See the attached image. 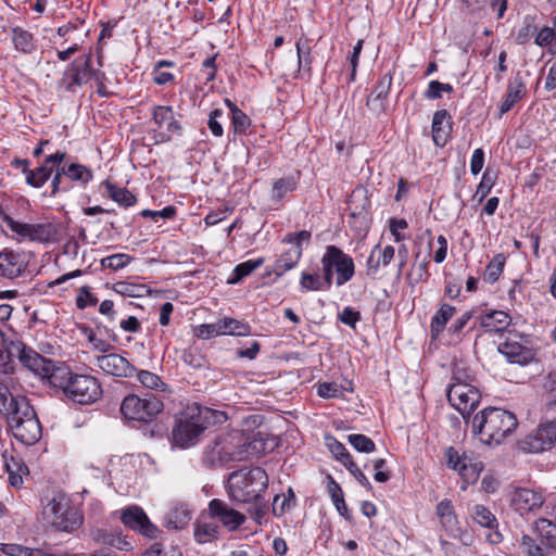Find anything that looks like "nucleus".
Returning <instances> with one entry per match:
<instances>
[{
  "mask_svg": "<svg viewBox=\"0 0 556 556\" xmlns=\"http://www.w3.org/2000/svg\"><path fill=\"white\" fill-rule=\"evenodd\" d=\"M277 438L261 431L248 437L243 430H231L215 441L203 453L202 460L210 467L225 466L261 456L277 446Z\"/></svg>",
  "mask_w": 556,
  "mask_h": 556,
  "instance_id": "f257e3e1",
  "label": "nucleus"
},
{
  "mask_svg": "<svg viewBox=\"0 0 556 556\" xmlns=\"http://www.w3.org/2000/svg\"><path fill=\"white\" fill-rule=\"evenodd\" d=\"M268 488V476L261 467L240 469L228 477V495L236 504L258 503Z\"/></svg>",
  "mask_w": 556,
  "mask_h": 556,
  "instance_id": "f03ea898",
  "label": "nucleus"
},
{
  "mask_svg": "<svg viewBox=\"0 0 556 556\" xmlns=\"http://www.w3.org/2000/svg\"><path fill=\"white\" fill-rule=\"evenodd\" d=\"M323 271L328 283L333 282V273L337 274L336 283L342 286L350 281L355 273L353 258L336 245H328L321 257Z\"/></svg>",
  "mask_w": 556,
  "mask_h": 556,
  "instance_id": "7ed1b4c3",
  "label": "nucleus"
},
{
  "mask_svg": "<svg viewBox=\"0 0 556 556\" xmlns=\"http://www.w3.org/2000/svg\"><path fill=\"white\" fill-rule=\"evenodd\" d=\"M518 425V419H472L473 433L484 444H500Z\"/></svg>",
  "mask_w": 556,
  "mask_h": 556,
  "instance_id": "20e7f679",
  "label": "nucleus"
},
{
  "mask_svg": "<svg viewBox=\"0 0 556 556\" xmlns=\"http://www.w3.org/2000/svg\"><path fill=\"white\" fill-rule=\"evenodd\" d=\"M98 77H100L99 70L91 67V53H88L78 56L66 67L61 86L66 91L75 92L77 88L87 84L89 79Z\"/></svg>",
  "mask_w": 556,
  "mask_h": 556,
  "instance_id": "39448f33",
  "label": "nucleus"
},
{
  "mask_svg": "<svg viewBox=\"0 0 556 556\" xmlns=\"http://www.w3.org/2000/svg\"><path fill=\"white\" fill-rule=\"evenodd\" d=\"M102 395L101 384L97 378L88 375L74 374L65 396L74 403L88 405L97 402Z\"/></svg>",
  "mask_w": 556,
  "mask_h": 556,
  "instance_id": "423d86ee",
  "label": "nucleus"
},
{
  "mask_svg": "<svg viewBox=\"0 0 556 556\" xmlns=\"http://www.w3.org/2000/svg\"><path fill=\"white\" fill-rule=\"evenodd\" d=\"M556 442V419L541 424L534 431L519 440L518 448L525 453H542Z\"/></svg>",
  "mask_w": 556,
  "mask_h": 556,
  "instance_id": "0eeeda50",
  "label": "nucleus"
},
{
  "mask_svg": "<svg viewBox=\"0 0 556 556\" xmlns=\"http://www.w3.org/2000/svg\"><path fill=\"white\" fill-rule=\"evenodd\" d=\"M207 427L206 419H175L172 443L180 448H189L198 443L200 435Z\"/></svg>",
  "mask_w": 556,
  "mask_h": 556,
  "instance_id": "6e6552de",
  "label": "nucleus"
},
{
  "mask_svg": "<svg viewBox=\"0 0 556 556\" xmlns=\"http://www.w3.org/2000/svg\"><path fill=\"white\" fill-rule=\"evenodd\" d=\"M10 356L18 358L21 364L33 371L36 376L42 379L48 374V367L52 366V362L49 358L43 357L31 348L26 346L23 342H11L8 349Z\"/></svg>",
  "mask_w": 556,
  "mask_h": 556,
  "instance_id": "1a4fd4ad",
  "label": "nucleus"
},
{
  "mask_svg": "<svg viewBox=\"0 0 556 556\" xmlns=\"http://www.w3.org/2000/svg\"><path fill=\"white\" fill-rule=\"evenodd\" d=\"M163 410V403L155 396L139 397L136 394H128L121 403V413L123 417H135L146 415L155 417Z\"/></svg>",
  "mask_w": 556,
  "mask_h": 556,
  "instance_id": "9d476101",
  "label": "nucleus"
},
{
  "mask_svg": "<svg viewBox=\"0 0 556 556\" xmlns=\"http://www.w3.org/2000/svg\"><path fill=\"white\" fill-rule=\"evenodd\" d=\"M447 400L462 417H469L478 406L480 395L473 386L451 384L447 390Z\"/></svg>",
  "mask_w": 556,
  "mask_h": 556,
  "instance_id": "9b49d317",
  "label": "nucleus"
},
{
  "mask_svg": "<svg viewBox=\"0 0 556 556\" xmlns=\"http://www.w3.org/2000/svg\"><path fill=\"white\" fill-rule=\"evenodd\" d=\"M121 520L126 527L150 539L157 535V527L150 521L144 510L139 506L132 505L123 509Z\"/></svg>",
  "mask_w": 556,
  "mask_h": 556,
  "instance_id": "f8f14e48",
  "label": "nucleus"
},
{
  "mask_svg": "<svg viewBox=\"0 0 556 556\" xmlns=\"http://www.w3.org/2000/svg\"><path fill=\"white\" fill-rule=\"evenodd\" d=\"M96 365L105 374L129 378L137 371L128 359L116 353H109L96 356Z\"/></svg>",
  "mask_w": 556,
  "mask_h": 556,
  "instance_id": "ddd939ff",
  "label": "nucleus"
},
{
  "mask_svg": "<svg viewBox=\"0 0 556 556\" xmlns=\"http://www.w3.org/2000/svg\"><path fill=\"white\" fill-rule=\"evenodd\" d=\"M66 156L65 152L58 151L53 154L48 155L41 165L35 169H30L25 174V181L33 188L42 187L53 173L55 165H61Z\"/></svg>",
  "mask_w": 556,
  "mask_h": 556,
  "instance_id": "4468645a",
  "label": "nucleus"
},
{
  "mask_svg": "<svg viewBox=\"0 0 556 556\" xmlns=\"http://www.w3.org/2000/svg\"><path fill=\"white\" fill-rule=\"evenodd\" d=\"M14 438L25 445L35 444L42 434L40 419H4Z\"/></svg>",
  "mask_w": 556,
  "mask_h": 556,
  "instance_id": "2eb2a0df",
  "label": "nucleus"
},
{
  "mask_svg": "<svg viewBox=\"0 0 556 556\" xmlns=\"http://www.w3.org/2000/svg\"><path fill=\"white\" fill-rule=\"evenodd\" d=\"M208 510L212 518L218 519L229 530H237L245 521V516L240 511L229 508L228 505L218 498H214L208 504Z\"/></svg>",
  "mask_w": 556,
  "mask_h": 556,
  "instance_id": "dca6fc26",
  "label": "nucleus"
},
{
  "mask_svg": "<svg viewBox=\"0 0 556 556\" xmlns=\"http://www.w3.org/2000/svg\"><path fill=\"white\" fill-rule=\"evenodd\" d=\"M1 417H37V413L29 405L26 397H14L11 394L0 393Z\"/></svg>",
  "mask_w": 556,
  "mask_h": 556,
  "instance_id": "f3484780",
  "label": "nucleus"
},
{
  "mask_svg": "<svg viewBox=\"0 0 556 556\" xmlns=\"http://www.w3.org/2000/svg\"><path fill=\"white\" fill-rule=\"evenodd\" d=\"M392 85V75L390 73L384 74L374 90L367 97L366 105L377 116L384 113L387 110V99Z\"/></svg>",
  "mask_w": 556,
  "mask_h": 556,
  "instance_id": "a211bd4d",
  "label": "nucleus"
},
{
  "mask_svg": "<svg viewBox=\"0 0 556 556\" xmlns=\"http://www.w3.org/2000/svg\"><path fill=\"white\" fill-rule=\"evenodd\" d=\"M370 202L364 190L356 189L352 192L349 200V217L359 224L361 229H366L369 219Z\"/></svg>",
  "mask_w": 556,
  "mask_h": 556,
  "instance_id": "6ab92c4d",
  "label": "nucleus"
},
{
  "mask_svg": "<svg viewBox=\"0 0 556 556\" xmlns=\"http://www.w3.org/2000/svg\"><path fill=\"white\" fill-rule=\"evenodd\" d=\"M26 268V261L23 254L12 250L0 252V276L13 279L22 275Z\"/></svg>",
  "mask_w": 556,
  "mask_h": 556,
  "instance_id": "aec40b11",
  "label": "nucleus"
},
{
  "mask_svg": "<svg viewBox=\"0 0 556 556\" xmlns=\"http://www.w3.org/2000/svg\"><path fill=\"white\" fill-rule=\"evenodd\" d=\"M5 471L9 475V482L14 488H21L23 484V476L27 475L28 467L23 459L14 452L4 451L2 453Z\"/></svg>",
  "mask_w": 556,
  "mask_h": 556,
  "instance_id": "412c9836",
  "label": "nucleus"
},
{
  "mask_svg": "<svg viewBox=\"0 0 556 556\" xmlns=\"http://www.w3.org/2000/svg\"><path fill=\"white\" fill-rule=\"evenodd\" d=\"M192 511L185 503H175L164 516V527L168 530H181L188 527Z\"/></svg>",
  "mask_w": 556,
  "mask_h": 556,
  "instance_id": "4be33fe9",
  "label": "nucleus"
},
{
  "mask_svg": "<svg viewBox=\"0 0 556 556\" xmlns=\"http://www.w3.org/2000/svg\"><path fill=\"white\" fill-rule=\"evenodd\" d=\"M543 497L540 493L529 489H517L511 498L513 507L520 514H526L541 507Z\"/></svg>",
  "mask_w": 556,
  "mask_h": 556,
  "instance_id": "5701e85b",
  "label": "nucleus"
},
{
  "mask_svg": "<svg viewBox=\"0 0 556 556\" xmlns=\"http://www.w3.org/2000/svg\"><path fill=\"white\" fill-rule=\"evenodd\" d=\"M73 375L70 367L52 362V366L48 367V374L42 377V380H46L54 389L61 390L65 395Z\"/></svg>",
  "mask_w": 556,
  "mask_h": 556,
  "instance_id": "b1692460",
  "label": "nucleus"
},
{
  "mask_svg": "<svg viewBox=\"0 0 556 556\" xmlns=\"http://www.w3.org/2000/svg\"><path fill=\"white\" fill-rule=\"evenodd\" d=\"M152 118L159 129H165L169 134H180V123L175 118L170 106L156 105L152 110Z\"/></svg>",
  "mask_w": 556,
  "mask_h": 556,
  "instance_id": "393cba45",
  "label": "nucleus"
},
{
  "mask_svg": "<svg viewBox=\"0 0 556 556\" xmlns=\"http://www.w3.org/2000/svg\"><path fill=\"white\" fill-rule=\"evenodd\" d=\"M295 48L298 55V70L295 72L294 78L309 79L312 76L313 56L307 39L303 40L300 38L295 42Z\"/></svg>",
  "mask_w": 556,
  "mask_h": 556,
  "instance_id": "a878e982",
  "label": "nucleus"
},
{
  "mask_svg": "<svg viewBox=\"0 0 556 556\" xmlns=\"http://www.w3.org/2000/svg\"><path fill=\"white\" fill-rule=\"evenodd\" d=\"M451 116L446 110H439L432 118V139L435 146L443 147L451 130Z\"/></svg>",
  "mask_w": 556,
  "mask_h": 556,
  "instance_id": "bb28decb",
  "label": "nucleus"
},
{
  "mask_svg": "<svg viewBox=\"0 0 556 556\" xmlns=\"http://www.w3.org/2000/svg\"><path fill=\"white\" fill-rule=\"evenodd\" d=\"M480 326L490 332H503L510 324V316L503 311H491L479 316Z\"/></svg>",
  "mask_w": 556,
  "mask_h": 556,
  "instance_id": "cd10ccee",
  "label": "nucleus"
},
{
  "mask_svg": "<svg viewBox=\"0 0 556 556\" xmlns=\"http://www.w3.org/2000/svg\"><path fill=\"white\" fill-rule=\"evenodd\" d=\"M498 351L508 359V362L519 365H526L532 358L530 350L518 342L502 343L498 346Z\"/></svg>",
  "mask_w": 556,
  "mask_h": 556,
  "instance_id": "c85d7f7f",
  "label": "nucleus"
},
{
  "mask_svg": "<svg viewBox=\"0 0 556 556\" xmlns=\"http://www.w3.org/2000/svg\"><path fill=\"white\" fill-rule=\"evenodd\" d=\"M301 247H291L283 252L273 265V271L277 277H281L286 271L295 267L302 256Z\"/></svg>",
  "mask_w": 556,
  "mask_h": 556,
  "instance_id": "c756f323",
  "label": "nucleus"
},
{
  "mask_svg": "<svg viewBox=\"0 0 556 556\" xmlns=\"http://www.w3.org/2000/svg\"><path fill=\"white\" fill-rule=\"evenodd\" d=\"M525 85L521 77L516 76L507 86L506 96L500 108V116L513 109V106L522 98Z\"/></svg>",
  "mask_w": 556,
  "mask_h": 556,
  "instance_id": "7c9ffc66",
  "label": "nucleus"
},
{
  "mask_svg": "<svg viewBox=\"0 0 556 556\" xmlns=\"http://www.w3.org/2000/svg\"><path fill=\"white\" fill-rule=\"evenodd\" d=\"M456 308L447 303H443L433 315L430 324L432 339H437L445 329L447 321L454 316Z\"/></svg>",
  "mask_w": 556,
  "mask_h": 556,
  "instance_id": "2f4dec72",
  "label": "nucleus"
},
{
  "mask_svg": "<svg viewBox=\"0 0 556 556\" xmlns=\"http://www.w3.org/2000/svg\"><path fill=\"white\" fill-rule=\"evenodd\" d=\"M83 523V517L79 511L68 505L66 511H64L61 516L56 517L55 520L51 522L58 530L71 532L77 529Z\"/></svg>",
  "mask_w": 556,
  "mask_h": 556,
  "instance_id": "473e14b6",
  "label": "nucleus"
},
{
  "mask_svg": "<svg viewBox=\"0 0 556 556\" xmlns=\"http://www.w3.org/2000/svg\"><path fill=\"white\" fill-rule=\"evenodd\" d=\"M534 528L542 545L556 549V525L545 518H541L535 521Z\"/></svg>",
  "mask_w": 556,
  "mask_h": 556,
  "instance_id": "72a5a7b5",
  "label": "nucleus"
},
{
  "mask_svg": "<svg viewBox=\"0 0 556 556\" xmlns=\"http://www.w3.org/2000/svg\"><path fill=\"white\" fill-rule=\"evenodd\" d=\"M300 286L303 291H319L329 290L332 283L327 282V278L323 273L320 276L318 273H306L303 271L300 279Z\"/></svg>",
  "mask_w": 556,
  "mask_h": 556,
  "instance_id": "f704fd0d",
  "label": "nucleus"
},
{
  "mask_svg": "<svg viewBox=\"0 0 556 556\" xmlns=\"http://www.w3.org/2000/svg\"><path fill=\"white\" fill-rule=\"evenodd\" d=\"M70 503L63 494L54 495L43 506V517L51 523L56 517L66 511Z\"/></svg>",
  "mask_w": 556,
  "mask_h": 556,
  "instance_id": "c9c22d12",
  "label": "nucleus"
},
{
  "mask_svg": "<svg viewBox=\"0 0 556 556\" xmlns=\"http://www.w3.org/2000/svg\"><path fill=\"white\" fill-rule=\"evenodd\" d=\"M264 264V258L258 257L256 260H249L243 263L238 264L231 276L227 279V283L229 285H237L239 283L244 277L252 274L255 269L261 267Z\"/></svg>",
  "mask_w": 556,
  "mask_h": 556,
  "instance_id": "e433bc0d",
  "label": "nucleus"
},
{
  "mask_svg": "<svg viewBox=\"0 0 556 556\" xmlns=\"http://www.w3.org/2000/svg\"><path fill=\"white\" fill-rule=\"evenodd\" d=\"M12 40L15 49L23 53H33L36 50L34 36L26 29L21 27L13 28Z\"/></svg>",
  "mask_w": 556,
  "mask_h": 556,
  "instance_id": "4c0bfd02",
  "label": "nucleus"
},
{
  "mask_svg": "<svg viewBox=\"0 0 556 556\" xmlns=\"http://www.w3.org/2000/svg\"><path fill=\"white\" fill-rule=\"evenodd\" d=\"M225 102L231 112V122L235 131L237 134H245L251 126L250 117L230 100L226 99Z\"/></svg>",
  "mask_w": 556,
  "mask_h": 556,
  "instance_id": "58836bf2",
  "label": "nucleus"
},
{
  "mask_svg": "<svg viewBox=\"0 0 556 556\" xmlns=\"http://www.w3.org/2000/svg\"><path fill=\"white\" fill-rule=\"evenodd\" d=\"M109 197L119 205L128 207L136 203V197L126 188H119L111 182L105 184Z\"/></svg>",
  "mask_w": 556,
  "mask_h": 556,
  "instance_id": "ea45409f",
  "label": "nucleus"
},
{
  "mask_svg": "<svg viewBox=\"0 0 556 556\" xmlns=\"http://www.w3.org/2000/svg\"><path fill=\"white\" fill-rule=\"evenodd\" d=\"M296 505V497L292 488L288 489L287 494H278L273 501V513L276 516H282L286 511Z\"/></svg>",
  "mask_w": 556,
  "mask_h": 556,
  "instance_id": "a19ab883",
  "label": "nucleus"
},
{
  "mask_svg": "<svg viewBox=\"0 0 556 556\" xmlns=\"http://www.w3.org/2000/svg\"><path fill=\"white\" fill-rule=\"evenodd\" d=\"M218 526L215 521H198L194 538L199 543H206L217 536Z\"/></svg>",
  "mask_w": 556,
  "mask_h": 556,
  "instance_id": "79ce46f5",
  "label": "nucleus"
},
{
  "mask_svg": "<svg viewBox=\"0 0 556 556\" xmlns=\"http://www.w3.org/2000/svg\"><path fill=\"white\" fill-rule=\"evenodd\" d=\"M298 178L294 176L282 177L273 185L271 197L275 200H281L287 193L296 189Z\"/></svg>",
  "mask_w": 556,
  "mask_h": 556,
  "instance_id": "37998d69",
  "label": "nucleus"
},
{
  "mask_svg": "<svg viewBox=\"0 0 556 556\" xmlns=\"http://www.w3.org/2000/svg\"><path fill=\"white\" fill-rule=\"evenodd\" d=\"M505 266V257L503 254H496L492 261L488 264L484 270V280L489 283H494L498 280Z\"/></svg>",
  "mask_w": 556,
  "mask_h": 556,
  "instance_id": "c03bdc74",
  "label": "nucleus"
},
{
  "mask_svg": "<svg viewBox=\"0 0 556 556\" xmlns=\"http://www.w3.org/2000/svg\"><path fill=\"white\" fill-rule=\"evenodd\" d=\"M62 173L75 181L87 184L92 179V173L89 168L81 164H71L67 168L62 166Z\"/></svg>",
  "mask_w": 556,
  "mask_h": 556,
  "instance_id": "a18cd8bd",
  "label": "nucleus"
},
{
  "mask_svg": "<svg viewBox=\"0 0 556 556\" xmlns=\"http://www.w3.org/2000/svg\"><path fill=\"white\" fill-rule=\"evenodd\" d=\"M453 383L452 384H467L472 386L471 383L475 380V376L472 370L463 362L455 363L453 367Z\"/></svg>",
  "mask_w": 556,
  "mask_h": 556,
  "instance_id": "49530a36",
  "label": "nucleus"
},
{
  "mask_svg": "<svg viewBox=\"0 0 556 556\" xmlns=\"http://www.w3.org/2000/svg\"><path fill=\"white\" fill-rule=\"evenodd\" d=\"M472 518L484 528L493 529L497 525L495 516L483 505H476L473 507Z\"/></svg>",
  "mask_w": 556,
  "mask_h": 556,
  "instance_id": "de8ad7c7",
  "label": "nucleus"
},
{
  "mask_svg": "<svg viewBox=\"0 0 556 556\" xmlns=\"http://www.w3.org/2000/svg\"><path fill=\"white\" fill-rule=\"evenodd\" d=\"M481 464L471 463L470 459L466 458L464 464L459 467L458 473L466 483H475L480 475Z\"/></svg>",
  "mask_w": 556,
  "mask_h": 556,
  "instance_id": "09e8293b",
  "label": "nucleus"
},
{
  "mask_svg": "<svg viewBox=\"0 0 556 556\" xmlns=\"http://www.w3.org/2000/svg\"><path fill=\"white\" fill-rule=\"evenodd\" d=\"M496 177V173L492 172L490 168L485 169L476 191V195L480 197L479 202H482L483 199L490 193L492 187L495 184Z\"/></svg>",
  "mask_w": 556,
  "mask_h": 556,
  "instance_id": "8fccbe9b",
  "label": "nucleus"
},
{
  "mask_svg": "<svg viewBox=\"0 0 556 556\" xmlns=\"http://www.w3.org/2000/svg\"><path fill=\"white\" fill-rule=\"evenodd\" d=\"M225 328L223 333L230 336H248L251 332V327L233 318H224Z\"/></svg>",
  "mask_w": 556,
  "mask_h": 556,
  "instance_id": "3c124183",
  "label": "nucleus"
},
{
  "mask_svg": "<svg viewBox=\"0 0 556 556\" xmlns=\"http://www.w3.org/2000/svg\"><path fill=\"white\" fill-rule=\"evenodd\" d=\"M349 442L358 452L371 453L376 450L374 441L364 434H350Z\"/></svg>",
  "mask_w": 556,
  "mask_h": 556,
  "instance_id": "603ef678",
  "label": "nucleus"
},
{
  "mask_svg": "<svg viewBox=\"0 0 556 556\" xmlns=\"http://www.w3.org/2000/svg\"><path fill=\"white\" fill-rule=\"evenodd\" d=\"M225 323L218 320L214 324L201 325L197 330V336L202 339H211L220 334H224Z\"/></svg>",
  "mask_w": 556,
  "mask_h": 556,
  "instance_id": "864d4df0",
  "label": "nucleus"
},
{
  "mask_svg": "<svg viewBox=\"0 0 556 556\" xmlns=\"http://www.w3.org/2000/svg\"><path fill=\"white\" fill-rule=\"evenodd\" d=\"M131 261V256L124 253L114 254L111 256H106L101 260V265L104 268H110L113 270L121 269L125 267L127 264H129Z\"/></svg>",
  "mask_w": 556,
  "mask_h": 556,
  "instance_id": "5fc2aeb1",
  "label": "nucleus"
},
{
  "mask_svg": "<svg viewBox=\"0 0 556 556\" xmlns=\"http://www.w3.org/2000/svg\"><path fill=\"white\" fill-rule=\"evenodd\" d=\"M84 333L86 334L93 350L103 354L113 350V345L106 340L99 338L92 329L86 327L84 328Z\"/></svg>",
  "mask_w": 556,
  "mask_h": 556,
  "instance_id": "6e6d98bb",
  "label": "nucleus"
},
{
  "mask_svg": "<svg viewBox=\"0 0 556 556\" xmlns=\"http://www.w3.org/2000/svg\"><path fill=\"white\" fill-rule=\"evenodd\" d=\"M453 91V86L451 84L440 83L438 80H431L428 85L427 90L425 91V97L427 99H440L442 97V92L451 93Z\"/></svg>",
  "mask_w": 556,
  "mask_h": 556,
  "instance_id": "4d7b16f0",
  "label": "nucleus"
},
{
  "mask_svg": "<svg viewBox=\"0 0 556 556\" xmlns=\"http://www.w3.org/2000/svg\"><path fill=\"white\" fill-rule=\"evenodd\" d=\"M144 287L140 285H134L127 281H118L114 285L113 289L116 293L123 296L137 298L141 295V291Z\"/></svg>",
  "mask_w": 556,
  "mask_h": 556,
  "instance_id": "13d9d810",
  "label": "nucleus"
},
{
  "mask_svg": "<svg viewBox=\"0 0 556 556\" xmlns=\"http://www.w3.org/2000/svg\"><path fill=\"white\" fill-rule=\"evenodd\" d=\"M217 412L210 409L208 407L202 406L197 402L190 403L186 406L182 417H217Z\"/></svg>",
  "mask_w": 556,
  "mask_h": 556,
  "instance_id": "bf43d9fd",
  "label": "nucleus"
},
{
  "mask_svg": "<svg viewBox=\"0 0 556 556\" xmlns=\"http://www.w3.org/2000/svg\"><path fill=\"white\" fill-rule=\"evenodd\" d=\"M534 42L540 47H546L552 43L556 49V29L543 27L540 31L535 33Z\"/></svg>",
  "mask_w": 556,
  "mask_h": 556,
  "instance_id": "052dcab7",
  "label": "nucleus"
},
{
  "mask_svg": "<svg viewBox=\"0 0 556 556\" xmlns=\"http://www.w3.org/2000/svg\"><path fill=\"white\" fill-rule=\"evenodd\" d=\"M343 465L350 471V473L353 475V477L358 481L359 484H362L367 490H371L372 486L369 480L367 479L365 473L359 469L356 463H354L352 457L344 462Z\"/></svg>",
  "mask_w": 556,
  "mask_h": 556,
  "instance_id": "680f3d73",
  "label": "nucleus"
},
{
  "mask_svg": "<svg viewBox=\"0 0 556 556\" xmlns=\"http://www.w3.org/2000/svg\"><path fill=\"white\" fill-rule=\"evenodd\" d=\"M317 394L320 397H338L342 394L341 388L336 382H320L317 386Z\"/></svg>",
  "mask_w": 556,
  "mask_h": 556,
  "instance_id": "e2e57ef3",
  "label": "nucleus"
},
{
  "mask_svg": "<svg viewBox=\"0 0 556 556\" xmlns=\"http://www.w3.org/2000/svg\"><path fill=\"white\" fill-rule=\"evenodd\" d=\"M327 440L330 452L342 464H344V462L352 457L350 453L346 451L345 446L339 441H337L334 438H328Z\"/></svg>",
  "mask_w": 556,
  "mask_h": 556,
  "instance_id": "0e129e2a",
  "label": "nucleus"
},
{
  "mask_svg": "<svg viewBox=\"0 0 556 556\" xmlns=\"http://www.w3.org/2000/svg\"><path fill=\"white\" fill-rule=\"evenodd\" d=\"M97 304L98 298L90 292L89 287H83L79 295L76 298V306L79 309H84L87 306H96Z\"/></svg>",
  "mask_w": 556,
  "mask_h": 556,
  "instance_id": "69168bd1",
  "label": "nucleus"
},
{
  "mask_svg": "<svg viewBox=\"0 0 556 556\" xmlns=\"http://www.w3.org/2000/svg\"><path fill=\"white\" fill-rule=\"evenodd\" d=\"M521 548H522V552L525 554H527V556H542L544 553H543V547L535 543V541L529 536V535H522V539H521Z\"/></svg>",
  "mask_w": 556,
  "mask_h": 556,
  "instance_id": "338daca9",
  "label": "nucleus"
},
{
  "mask_svg": "<svg viewBox=\"0 0 556 556\" xmlns=\"http://www.w3.org/2000/svg\"><path fill=\"white\" fill-rule=\"evenodd\" d=\"M521 548H522V552L525 554H527V556H542L544 553H543V547L535 543V541L529 536V535H522V539H521Z\"/></svg>",
  "mask_w": 556,
  "mask_h": 556,
  "instance_id": "774afa93",
  "label": "nucleus"
}]
</instances>
